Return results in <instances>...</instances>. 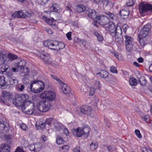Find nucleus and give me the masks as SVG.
Segmentation results:
<instances>
[{"label": "nucleus", "mask_w": 152, "mask_h": 152, "mask_svg": "<svg viewBox=\"0 0 152 152\" xmlns=\"http://www.w3.org/2000/svg\"><path fill=\"white\" fill-rule=\"evenodd\" d=\"M42 19L43 20H44L48 24L52 26H55L56 25V21L55 20H53V18L51 19L48 18L47 17L43 16L42 17Z\"/></svg>", "instance_id": "nucleus-23"}, {"label": "nucleus", "mask_w": 152, "mask_h": 152, "mask_svg": "<svg viewBox=\"0 0 152 152\" xmlns=\"http://www.w3.org/2000/svg\"><path fill=\"white\" fill-rule=\"evenodd\" d=\"M118 25L119 24L117 23L115 26L114 23H111L104 26L106 27V30L110 33L113 38H115L116 42L119 41L122 34L121 27Z\"/></svg>", "instance_id": "nucleus-1"}, {"label": "nucleus", "mask_w": 152, "mask_h": 152, "mask_svg": "<svg viewBox=\"0 0 152 152\" xmlns=\"http://www.w3.org/2000/svg\"><path fill=\"white\" fill-rule=\"evenodd\" d=\"M123 31L125 34H126V30L129 28L128 26L126 24H124L122 26Z\"/></svg>", "instance_id": "nucleus-54"}, {"label": "nucleus", "mask_w": 152, "mask_h": 152, "mask_svg": "<svg viewBox=\"0 0 152 152\" xmlns=\"http://www.w3.org/2000/svg\"><path fill=\"white\" fill-rule=\"evenodd\" d=\"M29 149L32 151H35L34 144L31 145L29 146Z\"/></svg>", "instance_id": "nucleus-56"}, {"label": "nucleus", "mask_w": 152, "mask_h": 152, "mask_svg": "<svg viewBox=\"0 0 152 152\" xmlns=\"http://www.w3.org/2000/svg\"><path fill=\"white\" fill-rule=\"evenodd\" d=\"M22 18H30L34 15V12L33 10H31L23 12L22 11Z\"/></svg>", "instance_id": "nucleus-19"}, {"label": "nucleus", "mask_w": 152, "mask_h": 152, "mask_svg": "<svg viewBox=\"0 0 152 152\" xmlns=\"http://www.w3.org/2000/svg\"><path fill=\"white\" fill-rule=\"evenodd\" d=\"M142 152H152V151L149 148L145 147L142 148Z\"/></svg>", "instance_id": "nucleus-52"}, {"label": "nucleus", "mask_w": 152, "mask_h": 152, "mask_svg": "<svg viewBox=\"0 0 152 152\" xmlns=\"http://www.w3.org/2000/svg\"><path fill=\"white\" fill-rule=\"evenodd\" d=\"M20 126L21 129L24 131L26 130L28 128L26 125L24 123L20 124Z\"/></svg>", "instance_id": "nucleus-46"}, {"label": "nucleus", "mask_w": 152, "mask_h": 152, "mask_svg": "<svg viewBox=\"0 0 152 152\" xmlns=\"http://www.w3.org/2000/svg\"><path fill=\"white\" fill-rule=\"evenodd\" d=\"M8 67L9 66L7 65H3L2 66H0V73L2 74L3 72L6 71Z\"/></svg>", "instance_id": "nucleus-38"}, {"label": "nucleus", "mask_w": 152, "mask_h": 152, "mask_svg": "<svg viewBox=\"0 0 152 152\" xmlns=\"http://www.w3.org/2000/svg\"><path fill=\"white\" fill-rule=\"evenodd\" d=\"M104 121L107 126L109 127L110 126V123L109 121V120L105 118L104 119Z\"/></svg>", "instance_id": "nucleus-58"}, {"label": "nucleus", "mask_w": 152, "mask_h": 152, "mask_svg": "<svg viewBox=\"0 0 152 152\" xmlns=\"http://www.w3.org/2000/svg\"><path fill=\"white\" fill-rule=\"evenodd\" d=\"M15 152H24V151L22 148L18 147L16 149Z\"/></svg>", "instance_id": "nucleus-59"}, {"label": "nucleus", "mask_w": 152, "mask_h": 152, "mask_svg": "<svg viewBox=\"0 0 152 152\" xmlns=\"http://www.w3.org/2000/svg\"><path fill=\"white\" fill-rule=\"evenodd\" d=\"M60 85L63 93L64 94H67L69 93L70 88L66 84L64 83L63 82Z\"/></svg>", "instance_id": "nucleus-22"}, {"label": "nucleus", "mask_w": 152, "mask_h": 152, "mask_svg": "<svg viewBox=\"0 0 152 152\" xmlns=\"http://www.w3.org/2000/svg\"><path fill=\"white\" fill-rule=\"evenodd\" d=\"M26 62L24 60H21L20 62H16L14 64L15 67L18 68L20 70H22L26 66Z\"/></svg>", "instance_id": "nucleus-18"}, {"label": "nucleus", "mask_w": 152, "mask_h": 152, "mask_svg": "<svg viewBox=\"0 0 152 152\" xmlns=\"http://www.w3.org/2000/svg\"><path fill=\"white\" fill-rule=\"evenodd\" d=\"M49 0H37L39 4L41 5H44L47 3Z\"/></svg>", "instance_id": "nucleus-49"}, {"label": "nucleus", "mask_w": 152, "mask_h": 152, "mask_svg": "<svg viewBox=\"0 0 152 152\" xmlns=\"http://www.w3.org/2000/svg\"><path fill=\"white\" fill-rule=\"evenodd\" d=\"M73 134L77 137H80L83 135V128L78 127L73 132Z\"/></svg>", "instance_id": "nucleus-20"}, {"label": "nucleus", "mask_w": 152, "mask_h": 152, "mask_svg": "<svg viewBox=\"0 0 152 152\" xmlns=\"http://www.w3.org/2000/svg\"><path fill=\"white\" fill-rule=\"evenodd\" d=\"M95 21L103 26H106L110 21V19L107 17L103 15H99L96 18Z\"/></svg>", "instance_id": "nucleus-10"}, {"label": "nucleus", "mask_w": 152, "mask_h": 152, "mask_svg": "<svg viewBox=\"0 0 152 152\" xmlns=\"http://www.w3.org/2000/svg\"><path fill=\"white\" fill-rule=\"evenodd\" d=\"M134 4V2L132 0H128L126 3V4L128 7H131Z\"/></svg>", "instance_id": "nucleus-48"}, {"label": "nucleus", "mask_w": 152, "mask_h": 152, "mask_svg": "<svg viewBox=\"0 0 152 152\" xmlns=\"http://www.w3.org/2000/svg\"><path fill=\"white\" fill-rule=\"evenodd\" d=\"M83 134H85L87 136L89 134L90 129L89 127L83 128Z\"/></svg>", "instance_id": "nucleus-43"}, {"label": "nucleus", "mask_w": 152, "mask_h": 152, "mask_svg": "<svg viewBox=\"0 0 152 152\" xmlns=\"http://www.w3.org/2000/svg\"><path fill=\"white\" fill-rule=\"evenodd\" d=\"M94 35L97 38L98 42H101L103 41V38L101 34H99L97 32H94Z\"/></svg>", "instance_id": "nucleus-36"}, {"label": "nucleus", "mask_w": 152, "mask_h": 152, "mask_svg": "<svg viewBox=\"0 0 152 152\" xmlns=\"http://www.w3.org/2000/svg\"><path fill=\"white\" fill-rule=\"evenodd\" d=\"M125 39V47L126 49L128 51H130L133 47L132 39L131 37L127 35L124 36Z\"/></svg>", "instance_id": "nucleus-15"}, {"label": "nucleus", "mask_w": 152, "mask_h": 152, "mask_svg": "<svg viewBox=\"0 0 152 152\" xmlns=\"http://www.w3.org/2000/svg\"><path fill=\"white\" fill-rule=\"evenodd\" d=\"M47 32L50 34H52L53 33V31L50 29L47 28L46 29Z\"/></svg>", "instance_id": "nucleus-62"}, {"label": "nucleus", "mask_w": 152, "mask_h": 152, "mask_svg": "<svg viewBox=\"0 0 152 152\" xmlns=\"http://www.w3.org/2000/svg\"><path fill=\"white\" fill-rule=\"evenodd\" d=\"M22 10L17 11L12 14V17L15 18H22Z\"/></svg>", "instance_id": "nucleus-29"}, {"label": "nucleus", "mask_w": 152, "mask_h": 152, "mask_svg": "<svg viewBox=\"0 0 152 152\" xmlns=\"http://www.w3.org/2000/svg\"><path fill=\"white\" fill-rule=\"evenodd\" d=\"M26 103L27 104L21 107L24 113L28 115L33 113L36 115L38 113L37 106L35 107L33 103L31 102H27Z\"/></svg>", "instance_id": "nucleus-4"}, {"label": "nucleus", "mask_w": 152, "mask_h": 152, "mask_svg": "<svg viewBox=\"0 0 152 152\" xmlns=\"http://www.w3.org/2000/svg\"><path fill=\"white\" fill-rule=\"evenodd\" d=\"M9 82L10 84L16 86L18 84V80H17L16 77H12L9 79Z\"/></svg>", "instance_id": "nucleus-33"}, {"label": "nucleus", "mask_w": 152, "mask_h": 152, "mask_svg": "<svg viewBox=\"0 0 152 152\" xmlns=\"http://www.w3.org/2000/svg\"><path fill=\"white\" fill-rule=\"evenodd\" d=\"M38 112H45L49 109L50 105L49 103L46 101H40L37 104Z\"/></svg>", "instance_id": "nucleus-9"}, {"label": "nucleus", "mask_w": 152, "mask_h": 152, "mask_svg": "<svg viewBox=\"0 0 152 152\" xmlns=\"http://www.w3.org/2000/svg\"><path fill=\"white\" fill-rule=\"evenodd\" d=\"M98 147V143L96 142H93L90 145V148L92 151H94Z\"/></svg>", "instance_id": "nucleus-35"}, {"label": "nucleus", "mask_w": 152, "mask_h": 152, "mask_svg": "<svg viewBox=\"0 0 152 152\" xmlns=\"http://www.w3.org/2000/svg\"><path fill=\"white\" fill-rule=\"evenodd\" d=\"M2 96L4 100H1V102H3L4 104H5L6 102L10 101L11 100L12 101V100L13 99H12V95L9 92H7L5 91H2Z\"/></svg>", "instance_id": "nucleus-13"}, {"label": "nucleus", "mask_w": 152, "mask_h": 152, "mask_svg": "<svg viewBox=\"0 0 152 152\" xmlns=\"http://www.w3.org/2000/svg\"><path fill=\"white\" fill-rule=\"evenodd\" d=\"M9 124L6 122H0V132L3 133L6 132L9 130Z\"/></svg>", "instance_id": "nucleus-16"}, {"label": "nucleus", "mask_w": 152, "mask_h": 152, "mask_svg": "<svg viewBox=\"0 0 152 152\" xmlns=\"http://www.w3.org/2000/svg\"><path fill=\"white\" fill-rule=\"evenodd\" d=\"M74 152H80V147L77 146L73 149Z\"/></svg>", "instance_id": "nucleus-61"}, {"label": "nucleus", "mask_w": 152, "mask_h": 152, "mask_svg": "<svg viewBox=\"0 0 152 152\" xmlns=\"http://www.w3.org/2000/svg\"><path fill=\"white\" fill-rule=\"evenodd\" d=\"M39 57L42 59V61L46 65L50 64L52 63V59L50 58L49 54H42Z\"/></svg>", "instance_id": "nucleus-14"}, {"label": "nucleus", "mask_w": 152, "mask_h": 152, "mask_svg": "<svg viewBox=\"0 0 152 152\" xmlns=\"http://www.w3.org/2000/svg\"><path fill=\"white\" fill-rule=\"evenodd\" d=\"M61 148L63 151L66 152L69 150V145H64Z\"/></svg>", "instance_id": "nucleus-50"}, {"label": "nucleus", "mask_w": 152, "mask_h": 152, "mask_svg": "<svg viewBox=\"0 0 152 152\" xmlns=\"http://www.w3.org/2000/svg\"><path fill=\"white\" fill-rule=\"evenodd\" d=\"M19 70L18 68H17L16 67H14L12 68L11 70L12 71V72H18V71Z\"/></svg>", "instance_id": "nucleus-63"}, {"label": "nucleus", "mask_w": 152, "mask_h": 152, "mask_svg": "<svg viewBox=\"0 0 152 152\" xmlns=\"http://www.w3.org/2000/svg\"><path fill=\"white\" fill-rule=\"evenodd\" d=\"M142 120L144 121L147 124H149L151 121V119L149 115H145L141 117Z\"/></svg>", "instance_id": "nucleus-34"}, {"label": "nucleus", "mask_w": 152, "mask_h": 152, "mask_svg": "<svg viewBox=\"0 0 152 152\" xmlns=\"http://www.w3.org/2000/svg\"><path fill=\"white\" fill-rule=\"evenodd\" d=\"M7 57L11 61H12L18 58V57L17 55L11 53L8 54Z\"/></svg>", "instance_id": "nucleus-40"}, {"label": "nucleus", "mask_w": 152, "mask_h": 152, "mask_svg": "<svg viewBox=\"0 0 152 152\" xmlns=\"http://www.w3.org/2000/svg\"><path fill=\"white\" fill-rule=\"evenodd\" d=\"M110 71L111 72L114 74H116L118 73L116 67L115 66H112L110 67Z\"/></svg>", "instance_id": "nucleus-44"}, {"label": "nucleus", "mask_w": 152, "mask_h": 152, "mask_svg": "<svg viewBox=\"0 0 152 152\" xmlns=\"http://www.w3.org/2000/svg\"><path fill=\"white\" fill-rule=\"evenodd\" d=\"M13 72L12 70L7 72L6 74V75L9 79L12 78V77L13 76Z\"/></svg>", "instance_id": "nucleus-47"}, {"label": "nucleus", "mask_w": 152, "mask_h": 152, "mask_svg": "<svg viewBox=\"0 0 152 152\" xmlns=\"http://www.w3.org/2000/svg\"><path fill=\"white\" fill-rule=\"evenodd\" d=\"M5 79V77L4 76L0 75V86H4L6 83Z\"/></svg>", "instance_id": "nucleus-42"}, {"label": "nucleus", "mask_w": 152, "mask_h": 152, "mask_svg": "<svg viewBox=\"0 0 152 152\" xmlns=\"http://www.w3.org/2000/svg\"><path fill=\"white\" fill-rule=\"evenodd\" d=\"M151 28V25L149 24L145 25L138 34L139 41L142 46H144L146 44V41H147V37Z\"/></svg>", "instance_id": "nucleus-3"}, {"label": "nucleus", "mask_w": 152, "mask_h": 152, "mask_svg": "<svg viewBox=\"0 0 152 152\" xmlns=\"http://www.w3.org/2000/svg\"><path fill=\"white\" fill-rule=\"evenodd\" d=\"M106 14L107 15V16H106L108 18L109 17L112 20L114 19V16L112 13L110 12H108Z\"/></svg>", "instance_id": "nucleus-53"}, {"label": "nucleus", "mask_w": 152, "mask_h": 152, "mask_svg": "<svg viewBox=\"0 0 152 152\" xmlns=\"http://www.w3.org/2000/svg\"><path fill=\"white\" fill-rule=\"evenodd\" d=\"M139 10L141 14L144 16L148 14L150 12H152V5L142 2L139 5Z\"/></svg>", "instance_id": "nucleus-7"}, {"label": "nucleus", "mask_w": 152, "mask_h": 152, "mask_svg": "<svg viewBox=\"0 0 152 152\" xmlns=\"http://www.w3.org/2000/svg\"><path fill=\"white\" fill-rule=\"evenodd\" d=\"M43 45L45 47H48L50 49L56 50L57 52L63 49L65 47V45L63 43L50 39L44 41Z\"/></svg>", "instance_id": "nucleus-2"}, {"label": "nucleus", "mask_w": 152, "mask_h": 152, "mask_svg": "<svg viewBox=\"0 0 152 152\" xmlns=\"http://www.w3.org/2000/svg\"><path fill=\"white\" fill-rule=\"evenodd\" d=\"M10 146L6 144H4L3 147L1 149L0 152H10Z\"/></svg>", "instance_id": "nucleus-31"}, {"label": "nucleus", "mask_w": 152, "mask_h": 152, "mask_svg": "<svg viewBox=\"0 0 152 152\" xmlns=\"http://www.w3.org/2000/svg\"><path fill=\"white\" fill-rule=\"evenodd\" d=\"M53 119L52 118H49L46 119L45 121V124L49 125L52 122Z\"/></svg>", "instance_id": "nucleus-55"}, {"label": "nucleus", "mask_w": 152, "mask_h": 152, "mask_svg": "<svg viewBox=\"0 0 152 152\" xmlns=\"http://www.w3.org/2000/svg\"><path fill=\"white\" fill-rule=\"evenodd\" d=\"M97 75H99L102 78H107L108 76V72L104 70H101L99 72L97 73Z\"/></svg>", "instance_id": "nucleus-27"}, {"label": "nucleus", "mask_w": 152, "mask_h": 152, "mask_svg": "<svg viewBox=\"0 0 152 152\" xmlns=\"http://www.w3.org/2000/svg\"><path fill=\"white\" fill-rule=\"evenodd\" d=\"M30 88L32 92L38 93L41 92L44 89L45 85L42 81L36 80L31 82Z\"/></svg>", "instance_id": "nucleus-5"}, {"label": "nucleus", "mask_w": 152, "mask_h": 152, "mask_svg": "<svg viewBox=\"0 0 152 152\" xmlns=\"http://www.w3.org/2000/svg\"><path fill=\"white\" fill-rule=\"evenodd\" d=\"M71 35L72 33L71 32H69L66 34V37L69 40H71L72 39L71 37Z\"/></svg>", "instance_id": "nucleus-57"}, {"label": "nucleus", "mask_w": 152, "mask_h": 152, "mask_svg": "<svg viewBox=\"0 0 152 152\" xmlns=\"http://www.w3.org/2000/svg\"><path fill=\"white\" fill-rule=\"evenodd\" d=\"M91 107L87 105H83L80 107V111L79 112L77 110L75 111V113L79 114L80 112L83 114H86L87 116H89L91 115Z\"/></svg>", "instance_id": "nucleus-12"}, {"label": "nucleus", "mask_w": 152, "mask_h": 152, "mask_svg": "<svg viewBox=\"0 0 152 152\" xmlns=\"http://www.w3.org/2000/svg\"><path fill=\"white\" fill-rule=\"evenodd\" d=\"M120 14L123 18L126 19L128 17L129 12L127 10L122 9L120 11Z\"/></svg>", "instance_id": "nucleus-26"}, {"label": "nucleus", "mask_w": 152, "mask_h": 152, "mask_svg": "<svg viewBox=\"0 0 152 152\" xmlns=\"http://www.w3.org/2000/svg\"><path fill=\"white\" fill-rule=\"evenodd\" d=\"M7 56L6 54L0 52V65L5 64L7 62Z\"/></svg>", "instance_id": "nucleus-24"}, {"label": "nucleus", "mask_w": 152, "mask_h": 152, "mask_svg": "<svg viewBox=\"0 0 152 152\" xmlns=\"http://www.w3.org/2000/svg\"><path fill=\"white\" fill-rule=\"evenodd\" d=\"M96 12L92 9H89L88 15L89 17L92 19L94 21H95L96 18L98 16L96 15Z\"/></svg>", "instance_id": "nucleus-21"}, {"label": "nucleus", "mask_w": 152, "mask_h": 152, "mask_svg": "<svg viewBox=\"0 0 152 152\" xmlns=\"http://www.w3.org/2000/svg\"><path fill=\"white\" fill-rule=\"evenodd\" d=\"M56 96V94L55 93L50 91H45L39 94V97L41 99L50 101L54 100L55 99Z\"/></svg>", "instance_id": "nucleus-8"}, {"label": "nucleus", "mask_w": 152, "mask_h": 152, "mask_svg": "<svg viewBox=\"0 0 152 152\" xmlns=\"http://www.w3.org/2000/svg\"><path fill=\"white\" fill-rule=\"evenodd\" d=\"M129 83L131 86H135L137 84V80L133 77H132L129 79Z\"/></svg>", "instance_id": "nucleus-32"}, {"label": "nucleus", "mask_w": 152, "mask_h": 152, "mask_svg": "<svg viewBox=\"0 0 152 152\" xmlns=\"http://www.w3.org/2000/svg\"><path fill=\"white\" fill-rule=\"evenodd\" d=\"M53 126L56 130L59 131L62 129L64 127L63 125L57 121H54Z\"/></svg>", "instance_id": "nucleus-25"}, {"label": "nucleus", "mask_w": 152, "mask_h": 152, "mask_svg": "<svg viewBox=\"0 0 152 152\" xmlns=\"http://www.w3.org/2000/svg\"><path fill=\"white\" fill-rule=\"evenodd\" d=\"M141 86H145L147 84L146 79L144 77H142L139 80Z\"/></svg>", "instance_id": "nucleus-39"}, {"label": "nucleus", "mask_w": 152, "mask_h": 152, "mask_svg": "<svg viewBox=\"0 0 152 152\" xmlns=\"http://www.w3.org/2000/svg\"><path fill=\"white\" fill-rule=\"evenodd\" d=\"M21 71V75L23 76L22 81L23 83L26 85L28 84L29 80V70L27 68L24 67Z\"/></svg>", "instance_id": "nucleus-11"}, {"label": "nucleus", "mask_w": 152, "mask_h": 152, "mask_svg": "<svg viewBox=\"0 0 152 152\" xmlns=\"http://www.w3.org/2000/svg\"><path fill=\"white\" fill-rule=\"evenodd\" d=\"M56 142L58 144L61 145L64 142V141L62 137L58 136L56 137Z\"/></svg>", "instance_id": "nucleus-41"}, {"label": "nucleus", "mask_w": 152, "mask_h": 152, "mask_svg": "<svg viewBox=\"0 0 152 152\" xmlns=\"http://www.w3.org/2000/svg\"><path fill=\"white\" fill-rule=\"evenodd\" d=\"M29 96L26 94H22L17 99H13L12 102L16 106L21 108L23 105L27 104L26 103L27 102H31L28 100Z\"/></svg>", "instance_id": "nucleus-6"}, {"label": "nucleus", "mask_w": 152, "mask_h": 152, "mask_svg": "<svg viewBox=\"0 0 152 152\" xmlns=\"http://www.w3.org/2000/svg\"><path fill=\"white\" fill-rule=\"evenodd\" d=\"M144 59L141 57H140L137 59L138 62L140 63H141L143 62Z\"/></svg>", "instance_id": "nucleus-64"}, {"label": "nucleus", "mask_w": 152, "mask_h": 152, "mask_svg": "<svg viewBox=\"0 0 152 152\" xmlns=\"http://www.w3.org/2000/svg\"><path fill=\"white\" fill-rule=\"evenodd\" d=\"M75 9L78 12H81L84 11L86 7L85 6L82 4H79L77 6Z\"/></svg>", "instance_id": "nucleus-30"}, {"label": "nucleus", "mask_w": 152, "mask_h": 152, "mask_svg": "<svg viewBox=\"0 0 152 152\" xmlns=\"http://www.w3.org/2000/svg\"><path fill=\"white\" fill-rule=\"evenodd\" d=\"M63 134L66 136L69 137V133L66 128H64L63 130Z\"/></svg>", "instance_id": "nucleus-51"}, {"label": "nucleus", "mask_w": 152, "mask_h": 152, "mask_svg": "<svg viewBox=\"0 0 152 152\" xmlns=\"http://www.w3.org/2000/svg\"><path fill=\"white\" fill-rule=\"evenodd\" d=\"M35 149V151H39L41 150L42 147V145L41 143L38 142L34 144Z\"/></svg>", "instance_id": "nucleus-37"}, {"label": "nucleus", "mask_w": 152, "mask_h": 152, "mask_svg": "<svg viewBox=\"0 0 152 152\" xmlns=\"http://www.w3.org/2000/svg\"><path fill=\"white\" fill-rule=\"evenodd\" d=\"M135 133L138 138L140 139L142 137L140 131L138 129H136L134 131Z\"/></svg>", "instance_id": "nucleus-45"}, {"label": "nucleus", "mask_w": 152, "mask_h": 152, "mask_svg": "<svg viewBox=\"0 0 152 152\" xmlns=\"http://www.w3.org/2000/svg\"><path fill=\"white\" fill-rule=\"evenodd\" d=\"M100 87V83L99 82H96L93 87H91L90 89V96H93L95 90L96 89H99Z\"/></svg>", "instance_id": "nucleus-17"}, {"label": "nucleus", "mask_w": 152, "mask_h": 152, "mask_svg": "<svg viewBox=\"0 0 152 152\" xmlns=\"http://www.w3.org/2000/svg\"><path fill=\"white\" fill-rule=\"evenodd\" d=\"M57 10L56 7L54 5H53L50 7V11L51 12L56 11Z\"/></svg>", "instance_id": "nucleus-60"}, {"label": "nucleus", "mask_w": 152, "mask_h": 152, "mask_svg": "<svg viewBox=\"0 0 152 152\" xmlns=\"http://www.w3.org/2000/svg\"><path fill=\"white\" fill-rule=\"evenodd\" d=\"M45 124L41 121H37L36 123V127L37 129H41L45 127Z\"/></svg>", "instance_id": "nucleus-28"}]
</instances>
